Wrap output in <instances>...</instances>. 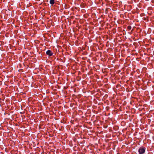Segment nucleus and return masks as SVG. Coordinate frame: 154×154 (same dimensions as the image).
<instances>
[{"label": "nucleus", "instance_id": "obj_3", "mask_svg": "<svg viewBox=\"0 0 154 154\" xmlns=\"http://www.w3.org/2000/svg\"><path fill=\"white\" fill-rule=\"evenodd\" d=\"M50 3L51 4L53 5L54 3V0H50Z\"/></svg>", "mask_w": 154, "mask_h": 154}, {"label": "nucleus", "instance_id": "obj_4", "mask_svg": "<svg viewBox=\"0 0 154 154\" xmlns=\"http://www.w3.org/2000/svg\"><path fill=\"white\" fill-rule=\"evenodd\" d=\"M127 28H128V29L129 30H130L131 29V27L130 26H128Z\"/></svg>", "mask_w": 154, "mask_h": 154}, {"label": "nucleus", "instance_id": "obj_2", "mask_svg": "<svg viewBox=\"0 0 154 154\" xmlns=\"http://www.w3.org/2000/svg\"><path fill=\"white\" fill-rule=\"evenodd\" d=\"M46 54L49 56H51L53 54L52 51L50 50H48L46 51Z\"/></svg>", "mask_w": 154, "mask_h": 154}, {"label": "nucleus", "instance_id": "obj_1", "mask_svg": "<svg viewBox=\"0 0 154 154\" xmlns=\"http://www.w3.org/2000/svg\"><path fill=\"white\" fill-rule=\"evenodd\" d=\"M146 148L144 147H140L138 150V152L139 154H142L145 152Z\"/></svg>", "mask_w": 154, "mask_h": 154}]
</instances>
